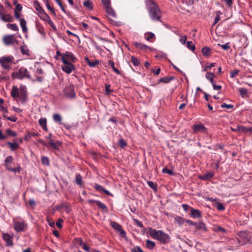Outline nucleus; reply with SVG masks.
<instances>
[{
    "instance_id": "c85d7f7f",
    "label": "nucleus",
    "mask_w": 252,
    "mask_h": 252,
    "mask_svg": "<svg viewBox=\"0 0 252 252\" xmlns=\"http://www.w3.org/2000/svg\"><path fill=\"white\" fill-rule=\"evenodd\" d=\"M84 5L90 10L93 9V2L90 0H86L84 2Z\"/></svg>"
},
{
    "instance_id": "f03ea898",
    "label": "nucleus",
    "mask_w": 252,
    "mask_h": 252,
    "mask_svg": "<svg viewBox=\"0 0 252 252\" xmlns=\"http://www.w3.org/2000/svg\"><path fill=\"white\" fill-rule=\"evenodd\" d=\"M150 235L154 239H157L162 243H167L169 241V236L161 230L150 229Z\"/></svg>"
},
{
    "instance_id": "20e7f679",
    "label": "nucleus",
    "mask_w": 252,
    "mask_h": 252,
    "mask_svg": "<svg viewBox=\"0 0 252 252\" xmlns=\"http://www.w3.org/2000/svg\"><path fill=\"white\" fill-rule=\"evenodd\" d=\"M239 238H237L239 244L243 245L249 242L250 240V236L248 234L244 231L240 232L238 233Z\"/></svg>"
},
{
    "instance_id": "79ce46f5",
    "label": "nucleus",
    "mask_w": 252,
    "mask_h": 252,
    "mask_svg": "<svg viewBox=\"0 0 252 252\" xmlns=\"http://www.w3.org/2000/svg\"><path fill=\"white\" fill-rule=\"evenodd\" d=\"M6 133L8 135L12 137H15L17 135V134L15 132L12 131L11 129L8 128L6 130Z\"/></svg>"
},
{
    "instance_id": "6ab92c4d",
    "label": "nucleus",
    "mask_w": 252,
    "mask_h": 252,
    "mask_svg": "<svg viewBox=\"0 0 252 252\" xmlns=\"http://www.w3.org/2000/svg\"><path fill=\"white\" fill-rule=\"evenodd\" d=\"M196 229L202 230L204 231H207V229L204 223L202 221H199L198 223H196L195 224Z\"/></svg>"
},
{
    "instance_id": "c03bdc74",
    "label": "nucleus",
    "mask_w": 252,
    "mask_h": 252,
    "mask_svg": "<svg viewBox=\"0 0 252 252\" xmlns=\"http://www.w3.org/2000/svg\"><path fill=\"white\" fill-rule=\"evenodd\" d=\"M95 203L97 204V206L102 210H104L106 209V206L104 204L101 203L99 201H95Z\"/></svg>"
},
{
    "instance_id": "cd10ccee",
    "label": "nucleus",
    "mask_w": 252,
    "mask_h": 252,
    "mask_svg": "<svg viewBox=\"0 0 252 252\" xmlns=\"http://www.w3.org/2000/svg\"><path fill=\"white\" fill-rule=\"evenodd\" d=\"M146 245L150 250H153L155 247V243L149 240H147L146 242Z\"/></svg>"
},
{
    "instance_id": "bf43d9fd",
    "label": "nucleus",
    "mask_w": 252,
    "mask_h": 252,
    "mask_svg": "<svg viewBox=\"0 0 252 252\" xmlns=\"http://www.w3.org/2000/svg\"><path fill=\"white\" fill-rule=\"evenodd\" d=\"M63 222V220L61 219H59L56 222V225L59 228H61L62 227V223Z\"/></svg>"
},
{
    "instance_id": "bb28decb",
    "label": "nucleus",
    "mask_w": 252,
    "mask_h": 252,
    "mask_svg": "<svg viewBox=\"0 0 252 252\" xmlns=\"http://www.w3.org/2000/svg\"><path fill=\"white\" fill-rule=\"evenodd\" d=\"M213 176V174L211 172H208L206 174L200 176L199 178L203 180H207L211 178Z\"/></svg>"
},
{
    "instance_id": "2eb2a0df",
    "label": "nucleus",
    "mask_w": 252,
    "mask_h": 252,
    "mask_svg": "<svg viewBox=\"0 0 252 252\" xmlns=\"http://www.w3.org/2000/svg\"><path fill=\"white\" fill-rule=\"evenodd\" d=\"M192 129L195 133L201 132L205 133L207 132L206 128L202 124L193 125Z\"/></svg>"
},
{
    "instance_id": "b1692460",
    "label": "nucleus",
    "mask_w": 252,
    "mask_h": 252,
    "mask_svg": "<svg viewBox=\"0 0 252 252\" xmlns=\"http://www.w3.org/2000/svg\"><path fill=\"white\" fill-rule=\"evenodd\" d=\"M85 60L87 61V63L91 66V67H94L97 64H98L99 61L98 60H94L93 61H91L88 57L85 58Z\"/></svg>"
},
{
    "instance_id": "13d9d810",
    "label": "nucleus",
    "mask_w": 252,
    "mask_h": 252,
    "mask_svg": "<svg viewBox=\"0 0 252 252\" xmlns=\"http://www.w3.org/2000/svg\"><path fill=\"white\" fill-rule=\"evenodd\" d=\"M162 172L164 173H167L169 175H172L173 174L172 170L168 169L167 168H164L162 169Z\"/></svg>"
},
{
    "instance_id": "052dcab7",
    "label": "nucleus",
    "mask_w": 252,
    "mask_h": 252,
    "mask_svg": "<svg viewBox=\"0 0 252 252\" xmlns=\"http://www.w3.org/2000/svg\"><path fill=\"white\" fill-rule=\"evenodd\" d=\"M216 208L219 210H223L224 209V207L223 205L220 203H218L216 204Z\"/></svg>"
},
{
    "instance_id": "423d86ee",
    "label": "nucleus",
    "mask_w": 252,
    "mask_h": 252,
    "mask_svg": "<svg viewBox=\"0 0 252 252\" xmlns=\"http://www.w3.org/2000/svg\"><path fill=\"white\" fill-rule=\"evenodd\" d=\"M2 41L6 45H12L15 42L16 43H18V40L15 39L14 35L13 34L4 36L2 38Z\"/></svg>"
},
{
    "instance_id": "7ed1b4c3",
    "label": "nucleus",
    "mask_w": 252,
    "mask_h": 252,
    "mask_svg": "<svg viewBox=\"0 0 252 252\" xmlns=\"http://www.w3.org/2000/svg\"><path fill=\"white\" fill-rule=\"evenodd\" d=\"M11 77L13 79L18 78L19 79H22L25 77L31 78V76L28 74L27 69L24 67L20 68L17 72H13Z\"/></svg>"
},
{
    "instance_id": "49530a36",
    "label": "nucleus",
    "mask_w": 252,
    "mask_h": 252,
    "mask_svg": "<svg viewBox=\"0 0 252 252\" xmlns=\"http://www.w3.org/2000/svg\"><path fill=\"white\" fill-rule=\"evenodd\" d=\"M41 161L43 164L48 165L49 163V159L47 157H42L41 158Z\"/></svg>"
},
{
    "instance_id": "473e14b6",
    "label": "nucleus",
    "mask_w": 252,
    "mask_h": 252,
    "mask_svg": "<svg viewBox=\"0 0 252 252\" xmlns=\"http://www.w3.org/2000/svg\"><path fill=\"white\" fill-rule=\"evenodd\" d=\"M7 27L10 30L14 31H18L19 30L17 25L15 24H7Z\"/></svg>"
},
{
    "instance_id": "864d4df0",
    "label": "nucleus",
    "mask_w": 252,
    "mask_h": 252,
    "mask_svg": "<svg viewBox=\"0 0 252 252\" xmlns=\"http://www.w3.org/2000/svg\"><path fill=\"white\" fill-rule=\"evenodd\" d=\"M35 9L38 12L40 13L43 12V9L42 7L40 5V4L38 3H37L35 5Z\"/></svg>"
},
{
    "instance_id": "0eeeda50",
    "label": "nucleus",
    "mask_w": 252,
    "mask_h": 252,
    "mask_svg": "<svg viewBox=\"0 0 252 252\" xmlns=\"http://www.w3.org/2000/svg\"><path fill=\"white\" fill-rule=\"evenodd\" d=\"M111 225L114 229L120 233L122 237L126 238V232L119 223L115 221H112L111 222Z\"/></svg>"
},
{
    "instance_id": "774afa93",
    "label": "nucleus",
    "mask_w": 252,
    "mask_h": 252,
    "mask_svg": "<svg viewBox=\"0 0 252 252\" xmlns=\"http://www.w3.org/2000/svg\"><path fill=\"white\" fill-rule=\"evenodd\" d=\"M15 8V10L17 11H21L22 9V6L20 4H16Z\"/></svg>"
},
{
    "instance_id": "338daca9",
    "label": "nucleus",
    "mask_w": 252,
    "mask_h": 252,
    "mask_svg": "<svg viewBox=\"0 0 252 252\" xmlns=\"http://www.w3.org/2000/svg\"><path fill=\"white\" fill-rule=\"evenodd\" d=\"M239 71L237 70H234L232 72H231V77H235L238 73Z\"/></svg>"
},
{
    "instance_id": "39448f33",
    "label": "nucleus",
    "mask_w": 252,
    "mask_h": 252,
    "mask_svg": "<svg viewBox=\"0 0 252 252\" xmlns=\"http://www.w3.org/2000/svg\"><path fill=\"white\" fill-rule=\"evenodd\" d=\"M63 92L64 95L67 97L72 98L75 96L74 87L72 85H70L65 87Z\"/></svg>"
},
{
    "instance_id": "5701e85b",
    "label": "nucleus",
    "mask_w": 252,
    "mask_h": 252,
    "mask_svg": "<svg viewBox=\"0 0 252 252\" xmlns=\"http://www.w3.org/2000/svg\"><path fill=\"white\" fill-rule=\"evenodd\" d=\"M94 188L98 190L99 191H103L106 194L108 195H111L112 196V194L107 190L104 189L103 188H102L101 186L96 184Z\"/></svg>"
},
{
    "instance_id": "e2e57ef3",
    "label": "nucleus",
    "mask_w": 252,
    "mask_h": 252,
    "mask_svg": "<svg viewBox=\"0 0 252 252\" xmlns=\"http://www.w3.org/2000/svg\"><path fill=\"white\" fill-rule=\"evenodd\" d=\"M104 8L110 6V0H102Z\"/></svg>"
},
{
    "instance_id": "a211bd4d",
    "label": "nucleus",
    "mask_w": 252,
    "mask_h": 252,
    "mask_svg": "<svg viewBox=\"0 0 252 252\" xmlns=\"http://www.w3.org/2000/svg\"><path fill=\"white\" fill-rule=\"evenodd\" d=\"M133 45L134 46H135V47L136 48L139 49L140 50H144L148 48L150 49V47H149V46H148L146 45L143 44L141 43H138L137 42H133Z\"/></svg>"
},
{
    "instance_id": "5fc2aeb1",
    "label": "nucleus",
    "mask_w": 252,
    "mask_h": 252,
    "mask_svg": "<svg viewBox=\"0 0 252 252\" xmlns=\"http://www.w3.org/2000/svg\"><path fill=\"white\" fill-rule=\"evenodd\" d=\"M13 160V159L12 156L7 157L5 160V164H8L9 163H11Z\"/></svg>"
},
{
    "instance_id": "ddd939ff",
    "label": "nucleus",
    "mask_w": 252,
    "mask_h": 252,
    "mask_svg": "<svg viewBox=\"0 0 252 252\" xmlns=\"http://www.w3.org/2000/svg\"><path fill=\"white\" fill-rule=\"evenodd\" d=\"M64 65L62 66V69L66 73L69 74L75 69L73 65L70 62L63 63Z\"/></svg>"
},
{
    "instance_id": "69168bd1",
    "label": "nucleus",
    "mask_w": 252,
    "mask_h": 252,
    "mask_svg": "<svg viewBox=\"0 0 252 252\" xmlns=\"http://www.w3.org/2000/svg\"><path fill=\"white\" fill-rule=\"evenodd\" d=\"M176 220L180 224H183L185 221V220L182 217L177 218Z\"/></svg>"
},
{
    "instance_id": "37998d69",
    "label": "nucleus",
    "mask_w": 252,
    "mask_h": 252,
    "mask_svg": "<svg viewBox=\"0 0 252 252\" xmlns=\"http://www.w3.org/2000/svg\"><path fill=\"white\" fill-rule=\"evenodd\" d=\"M53 119L55 121L61 123L62 119L61 116L58 114H54L53 116Z\"/></svg>"
},
{
    "instance_id": "e433bc0d",
    "label": "nucleus",
    "mask_w": 252,
    "mask_h": 252,
    "mask_svg": "<svg viewBox=\"0 0 252 252\" xmlns=\"http://www.w3.org/2000/svg\"><path fill=\"white\" fill-rule=\"evenodd\" d=\"M46 0V5L48 10H49L52 14H53L54 16H56V13L55 12V10L53 8H52L50 5L49 4V1L48 0Z\"/></svg>"
},
{
    "instance_id": "3c124183",
    "label": "nucleus",
    "mask_w": 252,
    "mask_h": 252,
    "mask_svg": "<svg viewBox=\"0 0 252 252\" xmlns=\"http://www.w3.org/2000/svg\"><path fill=\"white\" fill-rule=\"evenodd\" d=\"M47 121L46 119L41 118L39 120V125L42 127L46 125Z\"/></svg>"
},
{
    "instance_id": "6e6552de",
    "label": "nucleus",
    "mask_w": 252,
    "mask_h": 252,
    "mask_svg": "<svg viewBox=\"0 0 252 252\" xmlns=\"http://www.w3.org/2000/svg\"><path fill=\"white\" fill-rule=\"evenodd\" d=\"M75 60L76 58L72 53L66 52L62 55V61L63 63L69 62V61L73 62Z\"/></svg>"
},
{
    "instance_id": "4468645a",
    "label": "nucleus",
    "mask_w": 252,
    "mask_h": 252,
    "mask_svg": "<svg viewBox=\"0 0 252 252\" xmlns=\"http://www.w3.org/2000/svg\"><path fill=\"white\" fill-rule=\"evenodd\" d=\"M0 18L5 22H12L13 18L10 14H5L0 11Z\"/></svg>"
},
{
    "instance_id": "680f3d73",
    "label": "nucleus",
    "mask_w": 252,
    "mask_h": 252,
    "mask_svg": "<svg viewBox=\"0 0 252 252\" xmlns=\"http://www.w3.org/2000/svg\"><path fill=\"white\" fill-rule=\"evenodd\" d=\"M148 36L146 38V39L148 41H150L151 39L153 38L155 35L152 32H148L147 33Z\"/></svg>"
},
{
    "instance_id": "7c9ffc66",
    "label": "nucleus",
    "mask_w": 252,
    "mask_h": 252,
    "mask_svg": "<svg viewBox=\"0 0 252 252\" xmlns=\"http://www.w3.org/2000/svg\"><path fill=\"white\" fill-rule=\"evenodd\" d=\"M45 16L47 18V22L48 23V24H49V25L55 30L56 31V28L55 27V26L54 25L53 22H52V21L51 20L50 17L47 15L46 14V13H44Z\"/></svg>"
},
{
    "instance_id": "0e129e2a",
    "label": "nucleus",
    "mask_w": 252,
    "mask_h": 252,
    "mask_svg": "<svg viewBox=\"0 0 252 252\" xmlns=\"http://www.w3.org/2000/svg\"><path fill=\"white\" fill-rule=\"evenodd\" d=\"M131 251L132 252H144L139 247H135Z\"/></svg>"
},
{
    "instance_id": "72a5a7b5",
    "label": "nucleus",
    "mask_w": 252,
    "mask_h": 252,
    "mask_svg": "<svg viewBox=\"0 0 252 252\" xmlns=\"http://www.w3.org/2000/svg\"><path fill=\"white\" fill-rule=\"evenodd\" d=\"M75 183L80 186H82V179L81 176L80 174H76L75 178Z\"/></svg>"
},
{
    "instance_id": "4c0bfd02",
    "label": "nucleus",
    "mask_w": 252,
    "mask_h": 252,
    "mask_svg": "<svg viewBox=\"0 0 252 252\" xmlns=\"http://www.w3.org/2000/svg\"><path fill=\"white\" fill-rule=\"evenodd\" d=\"M214 76V74L213 73H207L206 74V77L208 80H209L211 83L213 84L214 83L213 77Z\"/></svg>"
},
{
    "instance_id": "c756f323",
    "label": "nucleus",
    "mask_w": 252,
    "mask_h": 252,
    "mask_svg": "<svg viewBox=\"0 0 252 252\" xmlns=\"http://www.w3.org/2000/svg\"><path fill=\"white\" fill-rule=\"evenodd\" d=\"M108 64L111 66V67L112 68V69L114 72H115L118 74H121L120 71L115 67V63L113 61L109 60Z\"/></svg>"
},
{
    "instance_id": "f704fd0d",
    "label": "nucleus",
    "mask_w": 252,
    "mask_h": 252,
    "mask_svg": "<svg viewBox=\"0 0 252 252\" xmlns=\"http://www.w3.org/2000/svg\"><path fill=\"white\" fill-rule=\"evenodd\" d=\"M39 135V133H32V132H28L27 135H25L24 139L26 140H29L31 137L32 136H38Z\"/></svg>"
},
{
    "instance_id": "c9c22d12",
    "label": "nucleus",
    "mask_w": 252,
    "mask_h": 252,
    "mask_svg": "<svg viewBox=\"0 0 252 252\" xmlns=\"http://www.w3.org/2000/svg\"><path fill=\"white\" fill-rule=\"evenodd\" d=\"M7 144L10 146L11 149L13 150H16L19 148V145L16 142L11 143L8 142Z\"/></svg>"
},
{
    "instance_id": "603ef678",
    "label": "nucleus",
    "mask_w": 252,
    "mask_h": 252,
    "mask_svg": "<svg viewBox=\"0 0 252 252\" xmlns=\"http://www.w3.org/2000/svg\"><path fill=\"white\" fill-rule=\"evenodd\" d=\"M119 145L121 148H123L126 146V143L124 139H121L119 140Z\"/></svg>"
},
{
    "instance_id": "a18cd8bd",
    "label": "nucleus",
    "mask_w": 252,
    "mask_h": 252,
    "mask_svg": "<svg viewBox=\"0 0 252 252\" xmlns=\"http://www.w3.org/2000/svg\"><path fill=\"white\" fill-rule=\"evenodd\" d=\"M214 230L215 231H220L223 233H224L226 232V230L223 228H222L220 226H219L214 227Z\"/></svg>"
},
{
    "instance_id": "58836bf2",
    "label": "nucleus",
    "mask_w": 252,
    "mask_h": 252,
    "mask_svg": "<svg viewBox=\"0 0 252 252\" xmlns=\"http://www.w3.org/2000/svg\"><path fill=\"white\" fill-rule=\"evenodd\" d=\"M187 47L190 49L191 51H194L195 49V46L194 44H192V41H188L187 43Z\"/></svg>"
},
{
    "instance_id": "aec40b11",
    "label": "nucleus",
    "mask_w": 252,
    "mask_h": 252,
    "mask_svg": "<svg viewBox=\"0 0 252 252\" xmlns=\"http://www.w3.org/2000/svg\"><path fill=\"white\" fill-rule=\"evenodd\" d=\"M62 143L59 141L54 142L53 140L48 142V146L52 147L54 149H58L59 146L61 145Z\"/></svg>"
},
{
    "instance_id": "dca6fc26",
    "label": "nucleus",
    "mask_w": 252,
    "mask_h": 252,
    "mask_svg": "<svg viewBox=\"0 0 252 252\" xmlns=\"http://www.w3.org/2000/svg\"><path fill=\"white\" fill-rule=\"evenodd\" d=\"M3 239L6 242L7 246H11L13 245L12 237L7 233L3 234Z\"/></svg>"
},
{
    "instance_id": "a878e982",
    "label": "nucleus",
    "mask_w": 252,
    "mask_h": 252,
    "mask_svg": "<svg viewBox=\"0 0 252 252\" xmlns=\"http://www.w3.org/2000/svg\"><path fill=\"white\" fill-rule=\"evenodd\" d=\"M174 79V77L173 76H168L159 79L158 81L160 83H167L169 82L171 80H173Z\"/></svg>"
},
{
    "instance_id": "393cba45",
    "label": "nucleus",
    "mask_w": 252,
    "mask_h": 252,
    "mask_svg": "<svg viewBox=\"0 0 252 252\" xmlns=\"http://www.w3.org/2000/svg\"><path fill=\"white\" fill-rule=\"evenodd\" d=\"M11 94V96L13 98H16L19 96V94L18 90V89L17 87H16L15 86L12 87Z\"/></svg>"
},
{
    "instance_id": "9b49d317",
    "label": "nucleus",
    "mask_w": 252,
    "mask_h": 252,
    "mask_svg": "<svg viewBox=\"0 0 252 252\" xmlns=\"http://www.w3.org/2000/svg\"><path fill=\"white\" fill-rule=\"evenodd\" d=\"M14 228L17 232L23 231L27 227L25 222L15 221L14 223Z\"/></svg>"
},
{
    "instance_id": "f8f14e48",
    "label": "nucleus",
    "mask_w": 252,
    "mask_h": 252,
    "mask_svg": "<svg viewBox=\"0 0 252 252\" xmlns=\"http://www.w3.org/2000/svg\"><path fill=\"white\" fill-rule=\"evenodd\" d=\"M231 130L233 131L237 132H242L244 133H247L248 132H252V127H246L241 126H237L235 128L233 127H231Z\"/></svg>"
},
{
    "instance_id": "4be33fe9",
    "label": "nucleus",
    "mask_w": 252,
    "mask_h": 252,
    "mask_svg": "<svg viewBox=\"0 0 252 252\" xmlns=\"http://www.w3.org/2000/svg\"><path fill=\"white\" fill-rule=\"evenodd\" d=\"M202 53L205 57H209L211 54V49L208 47H204L202 49Z\"/></svg>"
},
{
    "instance_id": "09e8293b",
    "label": "nucleus",
    "mask_w": 252,
    "mask_h": 252,
    "mask_svg": "<svg viewBox=\"0 0 252 252\" xmlns=\"http://www.w3.org/2000/svg\"><path fill=\"white\" fill-rule=\"evenodd\" d=\"M218 46H221L222 48L224 50H227L230 48L229 43H227L223 45L218 44Z\"/></svg>"
},
{
    "instance_id": "8fccbe9b",
    "label": "nucleus",
    "mask_w": 252,
    "mask_h": 252,
    "mask_svg": "<svg viewBox=\"0 0 252 252\" xmlns=\"http://www.w3.org/2000/svg\"><path fill=\"white\" fill-rule=\"evenodd\" d=\"M217 15L215 17V22L214 23H213V25H215L216 24H217L219 21V20H220V16L219 15L220 14H221V12L219 11L217 12Z\"/></svg>"
},
{
    "instance_id": "ea45409f",
    "label": "nucleus",
    "mask_w": 252,
    "mask_h": 252,
    "mask_svg": "<svg viewBox=\"0 0 252 252\" xmlns=\"http://www.w3.org/2000/svg\"><path fill=\"white\" fill-rule=\"evenodd\" d=\"M147 184L149 186L153 189L155 191L157 190V185L152 181H147Z\"/></svg>"
},
{
    "instance_id": "de8ad7c7",
    "label": "nucleus",
    "mask_w": 252,
    "mask_h": 252,
    "mask_svg": "<svg viewBox=\"0 0 252 252\" xmlns=\"http://www.w3.org/2000/svg\"><path fill=\"white\" fill-rule=\"evenodd\" d=\"M239 92H240L241 95L242 96H244L247 94L248 91L246 89H245L244 88H242L239 89Z\"/></svg>"
},
{
    "instance_id": "4d7b16f0",
    "label": "nucleus",
    "mask_w": 252,
    "mask_h": 252,
    "mask_svg": "<svg viewBox=\"0 0 252 252\" xmlns=\"http://www.w3.org/2000/svg\"><path fill=\"white\" fill-rule=\"evenodd\" d=\"M56 2L58 3L59 5L60 6L61 8L62 9V11L63 12H65V9L63 6V5L62 0H55Z\"/></svg>"
},
{
    "instance_id": "1a4fd4ad",
    "label": "nucleus",
    "mask_w": 252,
    "mask_h": 252,
    "mask_svg": "<svg viewBox=\"0 0 252 252\" xmlns=\"http://www.w3.org/2000/svg\"><path fill=\"white\" fill-rule=\"evenodd\" d=\"M12 60L10 57H3L0 58V64L4 69H7L10 68L9 63L11 62Z\"/></svg>"
},
{
    "instance_id": "6e6d98bb",
    "label": "nucleus",
    "mask_w": 252,
    "mask_h": 252,
    "mask_svg": "<svg viewBox=\"0 0 252 252\" xmlns=\"http://www.w3.org/2000/svg\"><path fill=\"white\" fill-rule=\"evenodd\" d=\"M221 108H226L227 109H232L233 108V105L231 104H227L225 103H224L221 105Z\"/></svg>"
},
{
    "instance_id": "f3484780",
    "label": "nucleus",
    "mask_w": 252,
    "mask_h": 252,
    "mask_svg": "<svg viewBox=\"0 0 252 252\" xmlns=\"http://www.w3.org/2000/svg\"><path fill=\"white\" fill-rule=\"evenodd\" d=\"M190 215L194 218H199L201 217L199 210L190 208Z\"/></svg>"
},
{
    "instance_id": "412c9836",
    "label": "nucleus",
    "mask_w": 252,
    "mask_h": 252,
    "mask_svg": "<svg viewBox=\"0 0 252 252\" xmlns=\"http://www.w3.org/2000/svg\"><path fill=\"white\" fill-rule=\"evenodd\" d=\"M20 26L22 27V31L26 33L28 31V29L26 26V21L24 19L21 18L20 19Z\"/></svg>"
},
{
    "instance_id": "2f4dec72",
    "label": "nucleus",
    "mask_w": 252,
    "mask_h": 252,
    "mask_svg": "<svg viewBox=\"0 0 252 252\" xmlns=\"http://www.w3.org/2000/svg\"><path fill=\"white\" fill-rule=\"evenodd\" d=\"M21 51L23 55H29V50L26 45H23L21 47Z\"/></svg>"
},
{
    "instance_id": "a19ab883",
    "label": "nucleus",
    "mask_w": 252,
    "mask_h": 252,
    "mask_svg": "<svg viewBox=\"0 0 252 252\" xmlns=\"http://www.w3.org/2000/svg\"><path fill=\"white\" fill-rule=\"evenodd\" d=\"M131 61L135 66H138L140 63L138 60L134 56L131 57Z\"/></svg>"
},
{
    "instance_id": "f257e3e1",
    "label": "nucleus",
    "mask_w": 252,
    "mask_h": 252,
    "mask_svg": "<svg viewBox=\"0 0 252 252\" xmlns=\"http://www.w3.org/2000/svg\"><path fill=\"white\" fill-rule=\"evenodd\" d=\"M147 9L151 18L153 20L160 21V10L153 0H147Z\"/></svg>"
},
{
    "instance_id": "9d476101",
    "label": "nucleus",
    "mask_w": 252,
    "mask_h": 252,
    "mask_svg": "<svg viewBox=\"0 0 252 252\" xmlns=\"http://www.w3.org/2000/svg\"><path fill=\"white\" fill-rule=\"evenodd\" d=\"M106 10V12H107L108 14V17L109 19L112 22H116L115 19L116 18V14L114 10L112 9L110 6H109L106 8H105Z\"/></svg>"
}]
</instances>
